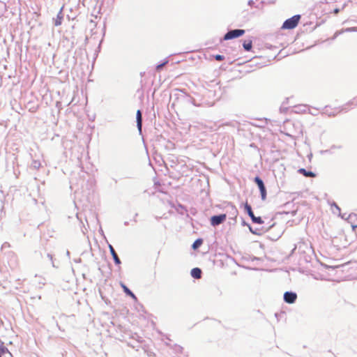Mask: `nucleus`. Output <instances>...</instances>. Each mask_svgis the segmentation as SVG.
Masks as SVG:
<instances>
[{
    "mask_svg": "<svg viewBox=\"0 0 357 357\" xmlns=\"http://www.w3.org/2000/svg\"><path fill=\"white\" fill-rule=\"evenodd\" d=\"M267 119H257L253 122L245 121L242 123V132L249 134H259V132H266L269 130L267 127Z\"/></svg>",
    "mask_w": 357,
    "mask_h": 357,
    "instance_id": "f257e3e1",
    "label": "nucleus"
},
{
    "mask_svg": "<svg viewBox=\"0 0 357 357\" xmlns=\"http://www.w3.org/2000/svg\"><path fill=\"white\" fill-rule=\"evenodd\" d=\"M242 123L237 121H231L227 123L214 124L212 131H219V134H231L235 132H242Z\"/></svg>",
    "mask_w": 357,
    "mask_h": 357,
    "instance_id": "f03ea898",
    "label": "nucleus"
},
{
    "mask_svg": "<svg viewBox=\"0 0 357 357\" xmlns=\"http://www.w3.org/2000/svg\"><path fill=\"white\" fill-rule=\"evenodd\" d=\"M284 131L282 134H303V128L302 123L298 121H286L284 123Z\"/></svg>",
    "mask_w": 357,
    "mask_h": 357,
    "instance_id": "7ed1b4c3",
    "label": "nucleus"
},
{
    "mask_svg": "<svg viewBox=\"0 0 357 357\" xmlns=\"http://www.w3.org/2000/svg\"><path fill=\"white\" fill-rule=\"evenodd\" d=\"M300 19V15H295L293 17L286 20L284 22L282 28L284 29H292L298 25Z\"/></svg>",
    "mask_w": 357,
    "mask_h": 357,
    "instance_id": "20e7f679",
    "label": "nucleus"
},
{
    "mask_svg": "<svg viewBox=\"0 0 357 357\" xmlns=\"http://www.w3.org/2000/svg\"><path fill=\"white\" fill-rule=\"evenodd\" d=\"M342 112V110L341 109V107H331L330 106H326L324 107L320 113L321 114H325L329 117L335 116L338 114Z\"/></svg>",
    "mask_w": 357,
    "mask_h": 357,
    "instance_id": "39448f33",
    "label": "nucleus"
},
{
    "mask_svg": "<svg viewBox=\"0 0 357 357\" xmlns=\"http://www.w3.org/2000/svg\"><path fill=\"white\" fill-rule=\"evenodd\" d=\"M245 33V30L243 29H231L228 31L223 37V40H229L234 38H238L243 36Z\"/></svg>",
    "mask_w": 357,
    "mask_h": 357,
    "instance_id": "423d86ee",
    "label": "nucleus"
},
{
    "mask_svg": "<svg viewBox=\"0 0 357 357\" xmlns=\"http://www.w3.org/2000/svg\"><path fill=\"white\" fill-rule=\"evenodd\" d=\"M255 182L257 183L259 188L261 199L265 200L266 198V190L263 181L259 177L257 176L255 178Z\"/></svg>",
    "mask_w": 357,
    "mask_h": 357,
    "instance_id": "0eeeda50",
    "label": "nucleus"
},
{
    "mask_svg": "<svg viewBox=\"0 0 357 357\" xmlns=\"http://www.w3.org/2000/svg\"><path fill=\"white\" fill-rule=\"evenodd\" d=\"M227 218L226 214L212 216L211 218V224L213 226L218 225L224 222Z\"/></svg>",
    "mask_w": 357,
    "mask_h": 357,
    "instance_id": "6e6552de",
    "label": "nucleus"
},
{
    "mask_svg": "<svg viewBox=\"0 0 357 357\" xmlns=\"http://www.w3.org/2000/svg\"><path fill=\"white\" fill-rule=\"evenodd\" d=\"M340 107L344 112H347L350 109V107H357V96Z\"/></svg>",
    "mask_w": 357,
    "mask_h": 357,
    "instance_id": "1a4fd4ad",
    "label": "nucleus"
},
{
    "mask_svg": "<svg viewBox=\"0 0 357 357\" xmlns=\"http://www.w3.org/2000/svg\"><path fill=\"white\" fill-rule=\"evenodd\" d=\"M297 298V295L294 292L287 291L284 294V300L287 303H294Z\"/></svg>",
    "mask_w": 357,
    "mask_h": 357,
    "instance_id": "9d476101",
    "label": "nucleus"
},
{
    "mask_svg": "<svg viewBox=\"0 0 357 357\" xmlns=\"http://www.w3.org/2000/svg\"><path fill=\"white\" fill-rule=\"evenodd\" d=\"M309 106L307 105H298L294 107V112L297 114L305 113L307 112Z\"/></svg>",
    "mask_w": 357,
    "mask_h": 357,
    "instance_id": "9b49d317",
    "label": "nucleus"
},
{
    "mask_svg": "<svg viewBox=\"0 0 357 357\" xmlns=\"http://www.w3.org/2000/svg\"><path fill=\"white\" fill-rule=\"evenodd\" d=\"M136 120H137V126L139 130V134H142V116L140 110H137L136 114Z\"/></svg>",
    "mask_w": 357,
    "mask_h": 357,
    "instance_id": "f8f14e48",
    "label": "nucleus"
},
{
    "mask_svg": "<svg viewBox=\"0 0 357 357\" xmlns=\"http://www.w3.org/2000/svg\"><path fill=\"white\" fill-rule=\"evenodd\" d=\"M63 19V7L61 8L59 12L58 13L56 17L54 20V25L58 26L62 24V21Z\"/></svg>",
    "mask_w": 357,
    "mask_h": 357,
    "instance_id": "ddd939ff",
    "label": "nucleus"
},
{
    "mask_svg": "<svg viewBox=\"0 0 357 357\" xmlns=\"http://www.w3.org/2000/svg\"><path fill=\"white\" fill-rule=\"evenodd\" d=\"M25 108L28 109L31 112H35L38 108V104L33 101H29L26 105Z\"/></svg>",
    "mask_w": 357,
    "mask_h": 357,
    "instance_id": "4468645a",
    "label": "nucleus"
},
{
    "mask_svg": "<svg viewBox=\"0 0 357 357\" xmlns=\"http://www.w3.org/2000/svg\"><path fill=\"white\" fill-rule=\"evenodd\" d=\"M109 249L111 255H112V257H113V259L114 260L115 264H117V265L121 264V260L119 258L116 252H115V250H114V248L112 247V245H109Z\"/></svg>",
    "mask_w": 357,
    "mask_h": 357,
    "instance_id": "2eb2a0df",
    "label": "nucleus"
},
{
    "mask_svg": "<svg viewBox=\"0 0 357 357\" xmlns=\"http://www.w3.org/2000/svg\"><path fill=\"white\" fill-rule=\"evenodd\" d=\"M349 220L351 223L353 231H355L357 228V214H351L349 216Z\"/></svg>",
    "mask_w": 357,
    "mask_h": 357,
    "instance_id": "dca6fc26",
    "label": "nucleus"
},
{
    "mask_svg": "<svg viewBox=\"0 0 357 357\" xmlns=\"http://www.w3.org/2000/svg\"><path fill=\"white\" fill-rule=\"evenodd\" d=\"M191 275L196 279H199L202 277V271L199 268H194L191 271Z\"/></svg>",
    "mask_w": 357,
    "mask_h": 357,
    "instance_id": "f3484780",
    "label": "nucleus"
},
{
    "mask_svg": "<svg viewBox=\"0 0 357 357\" xmlns=\"http://www.w3.org/2000/svg\"><path fill=\"white\" fill-rule=\"evenodd\" d=\"M298 172H300L301 174H303L305 176L307 177H315L316 176V174L314 172L306 171L305 169L303 168L298 169Z\"/></svg>",
    "mask_w": 357,
    "mask_h": 357,
    "instance_id": "a211bd4d",
    "label": "nucleus"
},
{
    "mask_svg": "<svg viewBox=\"0 0 357 357\" xmlns=\"http://www.w3.org/2000/svg\"><path fill=\"white\" fill-rule=\"evenodd\" d=\"M121 287L123 289L124 292L133 298H136L135 295L123 284L121 283Z\"/></svg>",
    "mask_w": 357,
    "mask_h": 357,
    "instance_id": "6ab92c4d",
    "label": "nucleus"
},
{
    "mask_svg": "<svg viewBox=\"0 0 357 357\" xmlns=\"http://www.w3.org/2000/svg\"><path fill=\"white\" fill-rule=\"evenodd\" d=\"M243 48L245 51H250L252 47V40H249V41H245L243 44Z\"/></svg>",
    "mask_w": 357,
    "mask_h": 357,
    "instance_id": "aec40b11",
    "label": "nucleus"
},
{
    "mask_svg": "<svg viewBox=\"0 0 357 357\" xmlns=\"http://www.w3.org/2000/svg\"><path fill=\"white\" fill-rule=\"evenodd\" d=\"M245 209L246 210V211L248 212V215L251 218L255 216L251 206L248 203H245Z\"/></svg>",
    "mask_w": 357,
    "mask_h": 357,
    "instance_id": "412c9836",
    "label": "nucleus"
},
{
    "mask_svg": "<svg viewBox=\"0 0 357 357\" xmlns=\"http://www.w3.org/2000/svg\"><path fill=\"white\" fill-rule=\"evenodd\" d=\"M203 243V241L202 239L201 238H199V239H197L192 244V248L193 249H197L198 248L199 246H201V245Z\"/></svg>",
    "mask_w": 357,
    "mask_h": 357,
    "instance_id": "4be33fe9",
    "label": "nucleus"
},
{
    "mask_svg": "<svg viewBox=\"0 0 357 357\" xmlns=\"http://www.w3.org/2000/svg\"><path fill=\"white\" fill-rule=\"evenodd\" d=\"M307 112H308L310 114H312V115H313V116H317L318 114H319V113H320V112L319 111V109H317V108H310V107H308Z\"/></svg>",
    "mask_w": 357,
    "mask_h": 357,
    "instance_id": "5701e85b",
    "label": "nucleus"
},
{
    "mask_svg": "<svg viewBox=\"0 0 357 357\" xmlns=\"http://www.w3.org/2000/svg\"><path fill=\"white\" fill-rule=\"evenodd\" d=\"M252 222L257 224H262L264 221L262 220L261 217H255L251 218Z\"/></svg>",
    "mask_w": 357,
    "mask_h": 357,
    "instance_id": "b1692460",
    "label": "nucleus"
},
{
    "mask_svg": "<svg viewBox=\"0 0 357 357\" xmlns=\"http://www.w3.org/2000/svg\"><path fill=\"white\" fill-rule=\"evenodd\" d=\"M169 62V61L167 59L165 60V61H163L162 63H161L160 64H158L157 66H156V70L158 71H160L162 69V68Z\"/></svg>",
    "mask_w": 357,
    "mask_h": 357,
    "instance_id": "393cba45",
    "label": "nucleus"
},
{
    "mask_svg": "<svg viewBox=\"0 0 357 357\" xmlns=\"http://www.w3.org/2000/svg\"><path fill=\"white\" fill-rule=\"evenodd\" d=\"M214 58L216 61H220L225 59V56L223 55L216 54L214 56Z\"/></svg>",
    "mask_w": 357,
    "mask_h": 357,
    "instance_id": "a878e982",
    "label": "nucleus"
},
{
    "mask_svg": "<svg viewBox=\"0 0 357 357\" xmlns=\"http://www.w3.org/2000/svg\"><path fill=\"white\" fill-rule=\"evenodd\" d=\"M265 2L264 1H261L259 3L255 6V8L258 9H261L264 7Z\"/></svg>",
    "mask_w": 357,
    "mask_h": 357,
    "instance_id": "bb28decb",
    "label": "nucleus"
},
{
    "mask_svg": "<svg viewBox=\"0 0 357 357\" xmlns=\"http://www.w3.org/2000/svg\"><path fill=\"white\" fill-rule=\"evenodd\" d=\"M248 4L250 6H253L254 4H255V1L253 0H249L248 2Z\"/></svg>",
    "mask_w": 357,
    "mask_h": 357,
    "instance_id": "cd10ccee",
    "label": "nucleus"
},
{
    "mask_svg": "<svg viewBox=\"0 0 357 357\" xmlns=\"http://www.w3.org/2000/svg\"><path fill=\"white\" fill-rule=\"evenodd\" d=\"M357 30V28L356 27H354V28H348L346 29V31H356Z\"/></svg>",
    "mask_w": 357,
    "mask_h": 357,
    "instance_id": "c85d7f7f",
    "label": "nucleus"
},
{
    "mask_svg": "<svg viewBox=\"0 0 357 357\" xmlns=\"http://www.w3.org/2000/svg\"><path fill=\"white\" fill-rule=\"evenodd\" d=\"M340 10V8H335V9H334L333 13L335 14H337V13H339Z\"/></svg>",
    "mask_w": 357,
    "mask_h": 357,
    "instance_id": "c756f323",
    "label": "nucleus"
},
{
    "mask_svg": "<svg viewBox=\"0 0 357 357\" xmlns=\"http://www.w3.org/2000/svg\"><path fill=\"white\" fill-rule=\"evenodd\" d=\"M333 2V0H325L326 3H331Z\"/></svg>",
    "mask_w": 357,
    "mask_h": 357,
    "instance_id": "7c9ffc66",
    "label": "nucleus"
},
{
    "mask_svg": "<svg viewBox=\"0 0 357 357\" xmlns=\"http://www.w3.org/2000/svg\"><path fill=\"white\" fill-rule=\"evenodd\" d=\"M285 110H286V109L283 108L282 107H280L281 112H284Z\"/></svg>",
    "mask_w": 357,
    "mask_h": 357,
    "instance_id": "2f4dec72",
    "label": "nucleus"
},
{
    "mask_svg": "<svg viewBox=\"0 0 357 357\" xmlns=\"http://www.w3.org/2000/svg\"><path fill=\"white\" fill-rule=\"evenodd\" d=\"M90 22L93 23V24L94 23L93 20H92L90 21Z\"/></svg>",
    "mask_w": 357,
    "mask_h": 357,
    "instance_id": "473e14b6",
    "label": "nucleus"
}]
</instances>
